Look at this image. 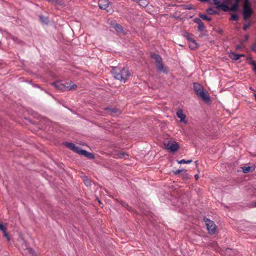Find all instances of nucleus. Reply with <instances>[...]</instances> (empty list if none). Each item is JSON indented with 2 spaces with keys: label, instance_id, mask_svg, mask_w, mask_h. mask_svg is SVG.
I'll list each match as a JSON object with an SVG mask.
<instances>
[{
  "label": "nucleus",
  "instance_id": "obj_39",
  "mask_svg": "<svg viewBox=\"0 0 256 256\" xmlns=\"http://www.w3.org/2000/svg\"><path fill=\"white\" fill-rule=\"evenodd\" d=\"M236 50H240V49H241L242 48V46L240 45H236Z\"/></svg>",
  "mask_w": 256,
  "mask_h": 256
},
{
  "label": "nucleus",
  "instance_id": "obj_14",
  "mask_svg": "<svg viewBox=\"0 0 256 256\" xmlns=\"http://www.w3.org/2000/svg\"><path fill=\"white\" fill-rule=\"evenodd\" d=\"M177 116L180 118V122H184L186 123V122L185 120L186 115L184 114L182 110H179L176 112Z\"/></svg>",
  "mask_w": 256,
  "mask_h": 256
},
{
  "label": "nucleus",
  "instance_id": "obj_17",
  "mask_svg": "<svg viewBox=\"0 0 256 256\" xmlns=\"http://www.w3.org/2000/svg\"><path fill=\"white\" fill-rule=\"evenodd\" d=\"M182 35L184 37H185L188 42L192 40H193V38H192L193 35L191 34H190V33L186 32H182Z\"/></svg>",
  "mask_w": 256,
  "mask_h": 256
},
{
  "label": "nucleus",
  "instance_id": "obj_36",
  "mask_svg": "<svg viewBox=\"0 0 256 256\" xmlns=\"http://www.w3.org/2000/svg\"><path fill=\"white\" fill-rule=\"evenodd\" d=\"M249 207H250V208L256 207V202H252L251 204H250Z\"/></svg>",
  "mask_w": 256,
  "mask_h": 256
},
{
  "label": "nucleus",
  "instance_id": "obj_35",
  "mask_svg": "<svg viewBox=\"0 0 256 256\" xmlns=\"http://www.w3.org/2000/svg\"><path fill=\"white\" fill-rule=\"evenodd\" d=\"M252 65L254 66L253 70L255 72H256V62L252 61Z\"/></svg>",
  "mask_w": 256,
  "mask_h": 256
},
{
  "label": "nucleus",
  "instance_id": "obj_20",
  "mask_svg": "<svg viewBox=\"0 0 256 256\" xmlns=\"http://www.w3.org/2000/svg\"><path fill=\"white\" fill-rule=\"evenodd\" d=\"M230 58L234 60H238L240 59L239 54H237L235 52H232L230 55Z\"/></svg>",
  "mask_w": 256,
  "mask_h": 256
},
{
  "label": "nucleus",
  "instance_id": "obj_44",
  "mask_svg": "<svg viewBox=\"0 0 256 256\" xmlns=\"http://www.w3.org/2000/svg\"><path fill=\"white\" fill-rule=\"evenodd\" d=\"M200 2H208L210 1V0H198Z\"/></svg>",
  "mask_w": 256,
  "mask_h": 256
},
{
  "label": "nucleus",
  "instance_id": "obj_7",
  "mask_svg": "<svg viewBox=\"0 0 256 256\" xmlns=\"http://www.w3.org/2000/svg\"><path fill=\"white\" fill-rule=\"evenodd\" d=\"M164 146L167 150L172 152H176L179 148L178 144L176 142L168 141L164 142Z\"/></svg>",
  "mask_w": 256,
  "mask_h": 256
},
{
  "label": "nucleus",
  "instance_id": "obj_5",
  "mask_svg": "<svg viewBox=\"0 0 256 256\" xmlns=\"http://www.w3.org/2000/svg\"><path fill=\"white\" fill-rule=\"evenodd\" d=\"M151 57L156 60V67L158 70L160 72H163L165 74H168V70L162 62V59L161 56L158 54H152Z\"/></svg>",
  "mask_w": 256,
  "mask_h": 256
},
{
  "label": "nucleus",
  "instance_id": "obj_23",
  "mask_svg": "<svg viewBox=\"0 0 256 256\" xmlns=\"http://www.w3.org/2000/svg\"><path fill=\"white\" fill-rule=\"evenodd\" d=\"M206 12L209 14H218V12L212 8H208L206 10Z\"/></svg>",
  "mask_w": 256,
  "mask_h": 256
},
{
  "label": "nucleus",
  "instance_id": "obj_28",
  "mask_svg": "<svg viewBox=\"0 0 256 256\" xmlns=\"http://www.w3.org/2000/svg\"><path fill=\"white\" fill-rule=\"evenodd\" d=\"M47 1L51 2L52 4H58L60 5L62 4V3L60 2H59L58 0H47Z\"/></svg>",
  "mask_w": 256,
  "mask_h": 256
},
{
  "label": "nucleus",
  "instance_id": "obj_9",
  "mask_svg": "<svg viewBox=\"0 0 256 256\" xmlns=\"http://www.w3.org/2000/svg\"><path fill=\"white\" fill-rule=\"evenodd\" d=\"M104 110L108 111V114L112 116H116L120 114V110L116 108L107 107L104 108Z\"/></svg>",
  "mask_w": 256,
  "mask_h": 256
},
{
  "label": "nucleus",
  "instance_id": "obj_3",
  "mask_svg": "<svg viewBox=\"0 0 256 256\" xmlns=\"http://www.w3.org/2000/svg\"><path fill=\"white\" fill-rule=\"evenodd\" d=\"M65 144L70 150H72L76 154L84 156L89 159L92 160L94 158V156L93 154L90 153L86 150H82L80 148L76 146L75 144L72 142H66Z\"/></svg>",
  "mask_w": 256,
  "mask_h": 256
},
{
  "label": "nucleus",
  "instance_id": "obj_13",
  "mask_svg": "<svg viewBox=\"0 0 256 256\" xmlns=\"http://www.w3.org/2000/svg\"><path fill=\"white\" fill-rule=\"evenodd\" d=\"M114 157L116 158H124L127 159L128 158V154L124 152H116L114 154Z\"/></svg>",
  "mask_w": 256,
  "mask_h": 256
},
{
  "label": "nucleus",
  "instance_id": "obj_42",
  "mask_svg": "<svg viewBox=\"0 0 256 256\" xmlns=\"http://www.w3.org/2000/svg\"><path fill=\"white\" fill-rule=\"evenodd\" d=\"M248 60H250V64H252V61H254L253 60H252V57H250Z\"/></svg>",
  "mask_w": 256,
  "mask_h": 256
},
{
  "label": "nucleus",
  "instance_id": "obj_32",
  "mask_svg": "<svg viewBox=\"0 0 256 256\" xmlns=\"http://www.w3.org/2000/svg\"><path fill=\"white\" fill-rule=\"evenodd\" d=\"M251 26V22H249L248 24H245L243 26V29L244 30H246Z\"/></svg>",
  "mask_w": 256,
  "mask_h": 256
},
{
  "label": "nucleus",
  "instance_id": "obj_16",
  "mask_svg": "<svg viewBox=\"0 0 256 256\" xmlns=\"http://www.w3.org/2000/svg\"><path fill=\"white\" fill-rule=\"evenodd\" d=\"M198 46V44L194 39L189 42V47L191 50H194Z\"/></svg>",
  "mask_w": 256,
  "mask_h": 256
},
{
  "label": "nucleus",
  "instance_id": "obj_26",
  "mask_svg": "<svg viewBox=\"0 0 256 256\" xmlns=\"http://www.w3.org/2000/svg\"><path fill=\"white\" fill-rule=\"evenodd\" d=\"M26 250L30 254L32 255V256H37L34 250L32 248H26Z\"/></svg>",
  "mask_w": 256,
  "mask_h": 256
},
{
  "label": "nucleus",
  "instance_id": "obj_25",
  "mask_svg": "<svg viewBox=\"0 0 256 256\" xmlns=\"http://www.w3.org/2000/svg\"><path fill=\"white\" fill-rule=\"evenodd\" d=\"M121 204L124 207V208H126L127 209L129 210V211H132V208L131 206H129L128 204L124 202H121Z\"/></svg>",
  "mask_w": 256,
  "mask_h": 256
},
{
  "label": "nucleus",
  "instance_id": "obj_38",
  "mask_svg": "<svg viewBox=\"0 0 256 256\" xmlns=\"http://www.w3.org/2000/svg\"><path fill=\"white\" fill-rule=\"evenodd\" d=\"M186 9V10H191L192 8V6L190 5H187L185 6Z\"/></svg>",
  "mask_w": 256,
  "mask_h": 256
},
{
  "label": "nucleus",
  "instance_id": "obj_40",
  "mask_svg": "<svg viewBox=\"0 0 256 256\" xmlns=\"http://www.w3.org/2000/svg\"><path fill=\"white\" fill-rule=\"evenodd\" d=\"M194 178H195L196 180H198V178H199L198 174H195L194 175Z\"/></svg>",
  "mask_w": 256,
  "mask_h": 256
},
{
  "label": "nucleus",
  "instance_id": "obj_12",
  "mask_svg": "<svg viewBox=\"0 0 256 256\" xmlns=\"http://www.w3.org/2000/svg\"><path fill=\"white\" fill-rule=\"evenodd\" d=\"M108 4L109 2L108 0H99L98 6L102 10L106 9L108 6Z\"/></svg>",
  "mask_w": 256,
  "mask_h": 256
},
{
  "label": "nucleus",
  "instance_id": "obj_43",
  "mask_svg": "<svg viewBox=\"0 0 256 256\" xmlns=\"http://www.w3.org/2000/svg\"><path fill=\"white\" fill-rule=\"evenodd\" d=\"M248 38H249V36H248V35H246L245 36V40H244L245 41H247L248 40Z\"/></svg>",
  "mask_w": 256,
  "mask_h": 256
},
{
  "label": "nucleus",
  "instance_id": "obj_31",
  "mask_svg": "<svg viewBox=\"0 0 256 256\" xmlns=\"http://www.w3.org/2000/svg\"><path fill=\"white\" fill-rule=\"evenodd\" d=\"M250 170H251V167H250V166L245 167V168H244L242 169L243 172L244 173H248V172H250Z\"/></svg>",
  "mask_w": 256,
  "mask_h": 256
},
{
  "label": "nucleus",
  "instance_id": "obj_21",
  "mask_svg": "<svg viewBox=\"0 0 256 256\" xmlns=\"http://www.w3.org/2000/svg\"><path fill=\"white\" fill-rule=\"evenodd\" d=\"M39 18H40V20L42 22H44L45 24H47L48 22V18L47 17H46L42 15H40L39 16Z\"/></svg>",
  "mask_w": 256,
  "mask_h": 256
},
{
  "label": "nucleus",
  "instance_id": "obj_45",
  "mask_svg": "<svg viewBox=\"0 0 256 256\" xmlns=\"http://www.w3.org/2000/svg\"><path fill=\"white\" fill-rule=\"evenodd\" d=\"M245 56V55L244 54H239V57L240 58V57H244Z\"/></svg>",
  "mask_w": 256,
  "mask_h": 256
},
{
  "label": "nucleus",
  "instance_id": "obj_11",
  "mask_svg": "<svg viewBox=\"0 0 256 256\" xmlns=\"http://www.w3.org/2000/svg\"><path fill=\"white\" fill-rule=\"evenodd\" d=\"M194 22L198 24V30L200 32H202L205 29V26L204 23L202 22L201 20L199 18H195L194 20Z\"/></svg>",
  "mask_w": 256,
  "mask_h": 256
},
{
  "label": "nucleus",
  "instance_id": "obj_27",
  "mask_svg": "<svg viewBox=\"0 0 256 256\" xmlns=\"http://www.w3.org/2000/svg\"><path fill=\"white\" fill-rule=\"evenodd\" d=\"M192 162V160H185L184 159H182L180 160H179L178 162L179 164H190Z\"/></svg>",
  "mask_w": 256,
  "mask_h": 256
},
{
  "label": "nucleus",
  "instance_id": "obj_47",
  "mask_svg": "<svg viewBox=\"0 0 256 256\" xmlns=\"http://www.w3.org/2000/svg\"><path fill=\"white\" fill-rule=\"evenodd\" d=\"M254 98H255V100H256V94H254Z\"/></svg>",
  "mask_w": 256,
  "mask_h": 256
},
{
  "label": "nucleus",
  "instance_id": "obj_24",
  "mask_svg": "<svg viewBox=\"0 0 256 256\" xmlns=\"http://www.w3.org/2000/svg\"><path fill=\"white\" fill-rule=\"evenodd\" d=\"M182 172H183L184 176H187L186 170L184 169L176 170V171L174 172V174H180Z\"/></svg>",
  "mask_w": 256,
  "mask_h": 256
},
{
  "label": "nucleus",
  "instance_id": "obj_6",
  "mask_svg": "<svg viewBox=\"0 0 256 256\" xmlns=\"http://www.w3.org/2000/svg\"><path fill=\"white\" fill-rule=\"evenodd\" d=\"M253 14L251 4L249 0H244L242 14L244 19L246 20L251 17Z\"/></svg>",
  "mask_w": 256,
  "mask_h": 256
},
{
  "label": "nucleus",
  "instance_id": "obj_22",
  "mask_svg": "<svg viewBox=\"0 0 256 256\" xmlns=\"http://www.w3.org/2000/svg\"><path fill=\"white\" fill-rule=\"evenodd\" d=\"M199 17L202 18L203 20H206L208 22H210L212 20V18L208 17L207 16L203 14H199Z\"/></svg>",
  "mask_w": 256,
  "mask_h": 256
},
{
  "label": "nucleus",
  "instance_id": "obj_19",
  "mask_svg": "<svg viewBox=\"0 0 256 256\" xmlns=\"http://www.w3.org/2000/svg\"><path fill=\"white\" fill-rule=\"evenodd\" d=\"M140 6L142 7H146L148 4L147 0H138L136 2Z\"/></svg>",
  "mask_w": 256,
  "mask_h": 256
},
{
  "label": "nucleus",
  "instance_id": "obj_41",
  "mask_svg": "<svg viewBox=\"0 0 256 256\" xmlns=\"http://www.w3.org/2000/svg\"><path fill=\"white\" fill-rule=\"evenodd\" d=\"M84 182L86 185H88L90 184V182L88 180H84Z\"/></svg>",
  "mask_w": 256,
  "mask_h": 256
},
{
  "label": "nucleus",
  "instance_id": "obj_29",
  "mask_svg": "<svg viewBox=\"0 0 256 256\" xmlns=\"http://www.w3.org/2000/svg\"><path fill=\"white\" fill-rule=\"evenodd\" d=\"M238 17L236 14H232L231 17L230 18V20H238Z\"/></svg>",
  "mask_w": 256,
  "mask_h": 256
},
{
  "label": "nucleus",
  "instance_id": "obj_8",
  "mask_svg": "<svg viewBox=\"0 0 256 256\" xmlns=\"http://www.w3.org/2000/svg\"><path fill=\"white\" fill-rule=\"evenodd\" d=\"M204 220L209 234H214L216 232V228L214 222L208 218H205Z\"/></svg>",
  "mask_w": 256,
  "mask_h": 256
},
{
  "label": "nucleus",
  "instance_id": "obj_37",
  "mask_svg": "<svg viewBox=\"0 0 256 256\" xmlns=\"http://www.w3.org/2000/svg\"><path fill=\"white\" fill-rule=\"evenodd\" d=\"M4 232V237H6L8 240H10V239L9 236H8V234H7L6 232L5 231V232Z\"/></svg>",
  "mask_w": 256,
  "mask_h": 256
},
{
  "label": "nucleus",
  "instance_id": "obj_30",
  "mask_svg": "<svg viewBox=\"0 0 256 256\" xmlns=\"http://www.w3.org/2000/svg\"><path fill=\"white\" fill-rule=\"evenodd\" d=\"M12 38L14 42L18 44H20L22 42L20 39L16 36H12Z\"/></svg>",
  "mask_w": 256,
  "mask_h": 256
},
{
  "label": "nucleus",
  "instance_id": "obj_46",
  "mask_svg": "<svg viewBox=\"0 0 256 256\" xmlns=\"http://www.w3.org/2000/svg\"><path fill=\"white\" fill-rule=\"evenodd\" d=\"M232 0H226V2H228V4H230L232 2Z\"/></svg>",
  "mask_w": 256,
  "mask_h": 256
},
{
  "label": "nucleus",
  "instance_id": "obj_34",
  "mask_svg": "<svg viewBox=\"0 0 256 256\" xmlns=\"http://www.w3.org/2000/svg\"><path fill=\"white\" fill-rule=\"evenodd\" d=\"M250 49L252 51L256 52V42L254 43L250 47Z\"/></svg>",
  "mask_w": 256,
  "mask_h": 256
},
{
  "label": "nucleus",
  "instance_id": "obj_18",
  "mask_svg": "<svg viewBox=\"0 0 256 256\" xmlns=\"http://www.w3.org/2000/svg\"><path fill=\"white\" fill-rule=\"evenodd\" d=\"M112 28L118 33L123 32L122 28L120 24H116L112 26Z\"/></svg>",
  "mask_w": 256,
  "mask_h": 256
},
{
  "label": "nucleus",
  "instance_id": "obj_10",
  "mask_svg": "<svg viewBox=\"0 0 256 256\" xmlns=\"http://www.w3.org/2000/svg\"><path fill=\"white\" fill-rule=\"evenodd\" d=\"M197 96L205 102L210 101V97L208 96V93L204 92V90H201V92L197 94Z\"/></svg>",
  "mask_w": 256,
  "mask_h": 256
},
{
  "label": "nucleus",
  "instance_id": "obj_4",
  "mask_svg": "<svg viewBox=\"0 0 256 256\" xmlns=\"http://www.w3.org/2000/svg\"><path fill=\"white\" fill-rule=\"evenodd\" d=\"M241 0H235L234 3L232 5L231 7H229L226 4V2H224L218 6V9H220L225 12L230 10L232 12H236L238 10V6Z\"/></svg>",
  "mask_w": 256,
  "mask_h": 256
},
{
  "label": "nucleus",
  "instance_id": "obj_1",
  "mask_svg": "<svg viewBox=\"0 0 256 256\" xmlns=\"http://www.w3.org/2000/svg\"><path fill=\"white\" fill-rule=\"evenodd\" d=\"M112 73L115 79L125 82L130 76V72L127 68L122 70L117 67H112Z\"/></svg>",
  "mask_w": 256,
  "mask_h": 256
},
{
  "label": "nucleus",
  "instance_id": "obj_33",
  "mask_svg": "<svg viewBox=\"0 0 256 256\" xmlns=\"http://www.w3.org/2000/svg\"><path fill=\"white\" fill-rule=\"evenodd\" d=\"M214 3L216 6V8H218V6L222 4L220 0H213Z\"/></svg>",
  "mask_w": 256,
  "mask_h": 256
},
{
  "label": "nucleus",
  "instance_id": "obj_48",
  "mask_svg": "<svg viewBox=\"0 0 256 256\" xmlns=\"http://www.w3.org/2000/svg\"><path fill=\"white\" fill-rule=\"evenodd\" d=\"M250 89L251 90H254V89H252V87H250Z\"/></svg>",
  "mask_w": 256,
  "mask_h": 256
},
{
  "label": "nucleus",
  "instance_id": "obj_2",
  "mask_svg": "<svg viewBox=\"0 0 256 256\" xmlns=\"http://www.w3.org/2000/svg\"><path fill=\"white\" fill-rule=\"evenodd\" d=\"M50 84L53 86L56 90L60 91L76 90L77 88V86L71 81L68 82H64L62 81H56L52 82Z\"/></svg>",
  "mask_w": 256,
  "mask_h": 256
},
{
  "label": "nucleus",
  "instance_id": "obj_15",
  "mask_svg": "<svg viewBox=\"0 0 256 256\" xmlns=\"http://www.w3.org/2000/svg\"><path fill=\"white\" fill-rule=\"evenodd\" d=\"M194 89L196 92V95L201 92V90H204L203 87L200 84L196 82H194Z\"/></svg>",
  "mask_w": 256,
  "mask_h": 256
}]
</instances>
